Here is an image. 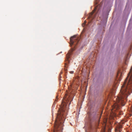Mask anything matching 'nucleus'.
Here are the masks:
<instances>
[{
    "label": "nucleus",
    "mask_w": 132,
    "mask_h": 132,
    "mask_svg": "<svg viewBox=\"0 0 132 132\" xmlns=\"http://www.w3.org/2000/svg\"><path fill=\"white\" fill-rule=\"evenodd\" d=\"M62 72H61L59 75V80H61V75L62 74Z\"/></svg>",
    "instance_id": "nucleus-5"
},
{
    "label": "nucleus",
    "mask_w": 132,
    "mask_h": 132,
    "mask_svg": "<svg viewBox=\"0 0 132 132\" xmlns=\"http://www.w3.org/2000/svg\"><path fill=\"white\" fill-rule=\"evenodd\" d=\"M121 130H119V132H121Z\"/></svg>",
    "instance_id": "nucleus-9"
},
{
    "label": "nucleus",
    "mask_w": 132,
    "mask_h": 132,
    "mask_svg": "<svg viewBox=\"0 0 132 132\" xmlns=\"http://www.w3.org/2000/svg\"><path fill=\"white\" fill-rule=\"evenodd\" d=\"M78 38L77 37H76V35H75L71 37L70 39V45L72 46L76 42V43L75 44V45H76L77 44V43L79 40L78 39Z\"/></svg>",
    "instance_id": "nucleus-3"
},
{
    "label": "nucleus",
    "mask_w": 132,
    "mask_h": 132,
    "mask_svg": "<svg viewBox=\"0 0 132 132\" xmlns=\"http://www.w3.org/2000/svg\"><path fill=\"white\" fill-rule=\"evenodd\" d=\"M70 101L69 96L66 94L64 97L59 109L60 112L57 115L54 123V132H62L63 123L68 112V108L67 105H69Z\"/></svg>",
    "instance_id": "nucleus-2"
},
{
    "label": "nucleus",
    "mask_w": 132,
    "mask_h": 132,
    "mask_svg": "<svg viewBox=\"0 0 132 132\" xmlns=\"http://www.w3.org/2000/svg\"><path fill=\"white\" fill-rule=\"evenodd\" d=\"M132 92V66L129 72L121 86L120 92L116 98V103L113 105V108L117 109L120 104L122 106L124 105L128 96Z\"/></svg>",
    "instance_id": "nucleus-1"
},
{
    "label": "nucleus",
    "mask_w": 132,
    "mask_h": 132,
    "mask_svg": "<svg viewBox=\"0 0 132 132\" xmlns=\"http://www.w3.org/2000/svg\"><path fill=\"white\" fill-rule=\"evenodd\" d=\"M73 51V50L72 49L70 50L67 55L66 60L68 61V62H69V59L70 57V55L72 54V53Z\"/></svg>",
    "instance_id": "nucleus-4"
},
{
    "label": "nucleus",
    "mask_w": 132,
    "mask_h": 132,
    "mask_svg": "<svg viewBox=\"0 0 132 132\" xmlns=\"http://www.w3.org/2000/svg\"><path fill=\"white\" fill-rule=\"evenodd\" d=\"M122 128V126L121 125H120L119 126V128Z\"/></svg>",
    "instance_id": "nucleus-7"
},
{
    "label": "nucleus",
    "mask_w": 132,
    "mask_h": 132,
    "mask_svg": "<svg viewBox=\"0 0 132 132\" xmlns=\"http://www.w3.org/2000/svg\"><path fill=\"white\" fill-rule=\"evenodd\" d=\"M86 21H84V23H86Z\"/></svg>",
    "instance_id": "nucleus-8"
},
{
    "label": "nucleus",
    "mask_w": 132,
    "mask_h": 132,
    "mask_svg": "<svg viewBox=\"0 0 132 132\" xmlns=\"http://www.w3.org/2000/svg\"><path fill=\"white\" fill-rule=\"evenodd\" d=\"M96 8H95L94 10V11H93V12L91 13L90 14H91V15H92L94 13V12H95V10H96Z\"/></svg>",
    "instance_id": "nucleus-6"
}]
</instances>
